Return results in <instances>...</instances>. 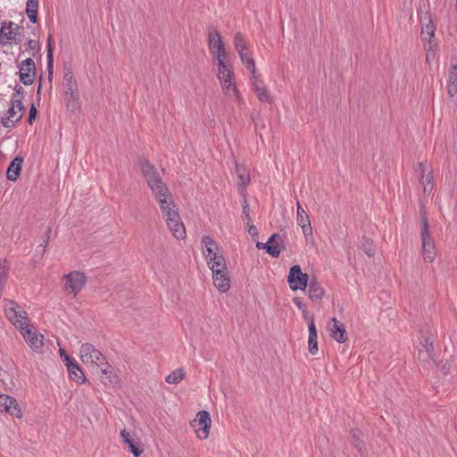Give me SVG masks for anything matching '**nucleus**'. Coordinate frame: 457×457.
<instances>
[{
  "label": "nucleus",
  "instance_id": "nucleus-51",
  "mask_svg": "<svg viewBox=\"0 0 457 457\" xmlns=\"http://www.w3.org/2000/svg\"><path fill=\"white\" fill-rule=\"evenodd\" d=\"M455 8H456V10H457V0H456V4H455Z\"/></svg>",
  "mask_w": 457,
  "mask_h": 457
},
{
  "label": "nucleus",
  "instance_id": "nucleus-2",
  "mask_svg": "<svg viewBox=\"0 0 457 457\" xmlns=\"http://www.w3.org/2000/svg\"><path fill=\"white\" fill-rule=\"evenodd\" d=\"M217 79L220 81L223 94L233 99L237 104H244V99L237 89L233 68L229 67L217 71Z\"/></svg>",
  "mask_w": 457,
  "mask_h": 457
},
{
  "label": "nucleus",
  "instance_id": "nucleus-5",
  "mask_svg": "<svg viewBox=\"0 0 457 457\" xmlns=\"http://www.w3.org/2000/svg\"><path fill=\"white\" fill-rule=\"evenodd\" d=\"M233 43L243 64L250 71L252 75H254V73H256L255 62L252 54L248 50L247 42L241 32L235 34Z\"/></svg>",
  "mask_w": 457,
  "mask_h": 457
},
{
  "label": "nucleus",
  "instance_id": "nucleus-47",
  "mask_svg": "<svg viewBox=\"0 0 457 457\" xmlns=\"http://www.w3.org/2000/svg\"><path fill=\"white\" fill-rule=\"evenodd\" d=\"M268 241L266 243H261V242H258L256 244V247L259 248V249H265L267 251V245H268Z\"/></svg>",
  "mask_w": 457,
  "mask_h": 457
},
{
  "label": "nucleus",
  "instance_id": "nucleus-42",
  "mask_svg": "<svg viewBox=\"0 0 457 457\" xmlns=\"http://www.w3.org/2000/svg\"><path fill=\"white\" fill-rule=\"evenodd\" d=\"M293 302L296 305V307L303 312V316L306 317L308 312L306 310V305L305 303H303L302 299L300 297H295L293 299Z\"/></svg>",
  "mask_w": 457,
  "mask_h": 457
},
{
  "label": "nucleus",
  "instance_id": "nucleus-29",
  "mask_svg": "<svg viewBox=\"0 0 457 457\" xmlns=\"http://www.w3.org/2000/svg\"><path fill=\"white\" fill-rule=\"evenodd\" d=\"M23 163V159L21 157H15L12 162L10 163L7 171L6 177L11 181H16L19 178L21 170V166Z\"/></svg>",
  "mask_w": 457,
  "mask_h": 457
},
{
  "label": "nucleus",
  "instance_id": "nucleus-7",
  "mask_svg": "<svg viewBox=\"0 0 457 457\" xmlns=\"http://www.w3.org/2000/svg\"><path fill=\"white\" fill-rule=\"evenodd\" d=\"M5 302L4 312L6 318L20 330L29 325L26 312L12 301L5 300Z\"/></svg>",
  "mask_w": 457,
  "mask_h": 457
},
{
  "label": "nucleus",
  "instance_id": "nucleus-3",
  "mask_svg": "<svg viewBox=\"0 0 457 457\" xmlns=\"http://www.w3.org/2000/svg\"><path fill=\"white\" fill-rule=\"evenodd\" d=\"M203 254L210 270L227 267L225 258L217 243L209 236L202 237Z\"/></svg>",
  "mask_w": 457,
  "mask_h": 457
},
{
  "label": "nucleus",
  "instance_id": "nucleus-45",
  "mask_svg": "<svg viewBox=\"0 0 457 457\" xmlns=\"http://www.w3.org/2000/svg\"><path fill=\"white\" fill-rule=\"evenodd\" d=\"M246 225L248 226V233L251 236L254 237L258 235V229L254 225L250 224L249 221L246 222Z\"/></svg>",
  "mask_w": 457,
  "mask_h": 457
},
{
  "label": "nucleus",
  "instance_id": "nucleus-40",
  "mask_svg": "<svg viewBox=\"0 0 457 457\" xmlns=\"http://www.w3.org/2000/svg\"><path fill=\"white\" fill-rule=\"evenodd\" d=\"M237 171L238 174V186L240 187H245L251 181L249 173L245 170L241 171L238 168Z\"/></svg>",
  "mask_w": 457,
  "mask_h": 457
},
{
  "label": "nucleus",
  "instance_id": "nucleus-39",
  "mask_svg": "<svg viewBox=\"0 0 457 457\" xmlns=\"http://www.w3.org/2000/svg\"><path fill=\"white\" fill-rule=\"evenodd\" d=\"M362 250L368 256H373L375 254V246L373 242L367 237H363L361 244Z\"/></svg>",
  "mask_w": 457,
  "mask_h": 457
},
{
  "label": "nucleus",
  "instance_id": "nucleus-10",
  "mask_svg": "<svg viewBox=\"0 0 457 457\" xmlns=\"http://www.w3.org/2000/svg\"><path fill=\"white\" fill-rule=\"evenodd\" d=\"M20 27L13 21H4L0 28V45L4 46L12 42L18 44Z\"/></svg>",
  "mask_w": 457,
  "mask_h": 457
},
{
  "label": "nucleus",
  "instance_id": "nucleus-37",
  "mask_svg": "<svg viewBox=\"0 0 457 457\" xmlns=\"http://www.w3.org/2000/svg\"><path fill=\"white\" fill-rule=\"evenodd\" d=\"M52 35H49L47 38V70L50 75H52L53 73L54 65V48L52 45Z\"/></svg>",
  "mask_w": 457,
  "mask_h": 457
},
{
  "label": "nucleus",
  "instance_id": "nucleus-1",
  "mask_svg": "<svg viewBox=\"0 0 457 457\" xmlns=\"http://www.w3.org/2000/svg\"><path fill=\"white\" fill-rule=\"evenodd\" d=\"M139 166L148 187L159 204L162 218L165 220L168 228L177 239L184 238L186 228L169 187L147 160H140Z\"/></svg>",
  "mask_w": 457,
  "mask_h": 457
},
{
  "label": "nucleus",
  "instance_id": "nucleus-19",
  "mask_svg": "<svg viewBox=\"0 0 457 457\" xmlns=\"http://www.w3.org/2000/svg\"><path fill=\"white\" fill-rule=\"evenodd\" d=\"M101 371V379L105 386H115L119 383V378L109 362L103 361L97 365Z\"/></svg>",
  "mask_w": 457,
  "mask_h": 457
},
{
  "label": "nucleus",
  "instance_id": "nucleus-35",
  "mask_svg": "<svg viewBox=\"0 0 457 457\" xmlns=\"http://www.w3.org/2000/svg\"><path fill=\"white\" fill-rule=\"evenodd\" d=\"M353 436V444L354 447L357 449L360 454H364L365 452V445L361 440L362 433L360 429L355 428L352 430Z\"/></svg>",
  "mask_w": 457,
  "mask_h": 457
},
{
  "label": "nucleus",
  "instance_id": "nucleus-30",
  "mask_svg": "<svg viewBox=\"0 0 457 457\" xmlns=\"http://www.w3.org/2000/svg\"><path fill=\"white\" fill-rule=\"evenodd\" d=\"M447 92L451 97L457 95V64H453L448 72Z\"/></svg>",
  "mask_w": 457,
  "mask_h": 457
},
{
  "label": "nucleus",
  "instance_id": "nucleus-12",
  "mask_svg": "<svg viewBox=\"0 0 457 457\" xmlns=\"http://www.w3.org/2000/svg\"><path fill=\"white\" fill-rule=\"evenodd\" d=\"M20 80L25 86L33 84L36 77V65L32 58L22 61L19 70Z\"/></svg>",
  "mask_w": 457,
  "mask_h": 457
},
{
  "label": "nucleus",
  "instance_id": "nucleus-23",
  "mask_svg": "<svg viewBox=\"0 0 457 457\" xmlns=\"http://www.w3.org/2000/svg\"><path fill=\"white\" fill-rule=\"evenodd\" d=\"M306 288H308L307 295L311 301L318 302L323 298L325 290L316 278L311 279Z\"/></svg>",
  "mask_w": 457,
  "mask_h": 457
},
{
  "label": "nucleus",
  "instance_id": "nucleus-4",
  "mask_svg": "<svg viewBox=\"0 0 457 457\" xmlns=\"http://www.w3.org/2000/svg\"><path fill=\"white\" fill-rule=\"evenodd\" d=\"M422 256L426 262H432L436 257L435 245L428 229V220L426 212H421V231Z\"/></svg>",
  "mask_w": 457,
  "mask_h": 457
},
{
  "label": "nucleus",
  "instance_id": "nucleus-22",
  "mask_svg": "<svg viewBox=\"0 0 457 457\" xmlns=\"http://www.w3.org/2000/svg\"><path fill=\"white\" fill-rule=\"evenodd\" d=\"M251 80L258 99L262 103H270L271 97L265 84L262 80H259L255 74L252 76Z\"/></svg>",
  "mask_w": 457,
  "mask_h": 457
},
{
  "label": "nucleus",
  "instance_id": "nucleus-32",
  "mask_svg": "<svg viewBox=\"0 0 457 457\" xmlns=\"http://www.w3.org/2000/svg\"><path fill=\"white\" fill-rule=\"evenodd\" d=\"M212 57L217 62V71L232 67L229 63V55L227 51L212 55Z\"/></svg>",
  "mask_w": 457,
  "mask_h": 457
},
{
  "label": "nucleus",
  "instance_id": "nucleus-48",
  "mask_svg": "<svg viewBox=\"0 0 457 457\" xmlns=\"http://www.w3.org/2000/svg\"><path fill=\"white\" fill-rule=\"evenodd\" d=\"M50 233H51V229L47 228V230H46V239L43 242V245H41L40 246H43L45 248L47 245Z\"/></svg>",
  "mask_w": 457,
  "mask_h": 457
},
{
  "label": "nucleus",
  "instance_id": "nucleus-17",
  "mask_svg": "<svg viewBox=\"0 0 457 457\" xmlns=\"http://www.w3.org/2000/svg\"><path fill=\"white\" fill-rule=\"evenodd\" d=\"M208 48L212 56L226 51L221 35L216 29H211L208 32Z\"/></svg>",
  "mask_w": 457,
  "mask_h": 457
},
{
  "label": "nucleus",
  "instance_id": "nucleus-20",
  "mask_svg": "<svg viewBox=\"0 0 457 457\" xmlns=\"http://www.w3.org/2000/svg\"><path fill=\"white\" fill-rule=\"evenodd\" d=\"M419 171L420 183L423 186V193L428 195L434 189L433 175L428 170L427 165L423 162L419 164Z\"/></svg>",
  "mask_w": 457,
  "mask_h": 457
},
{
  "label": "nucleus",
  "instance_id": "nucleus-41",
  "mask_svg": "<svg viewBox=\"0 0 457 457\" xmlns=\"http://www.w3.org/2000/svg\"><path fill=\"white\" fill-rule=\"evenodd\" d=\"M25 50L30 51L31 55L35 56V54L40 50L39 43L34 39H29L24 45Z\"/></svg>",
  "mask_w": 457,
  "mask_h": 457
},
{
  "label": "nucleus",
  "instance_id": "nucleus-34",
  "mask_svg": "<svg viewBox=\"0 0 457 457\" xmlns=\"http://www.w3.org/2000/svg\"><path fill=\"white\" fill-rule=\"evenodd\" d=\"M186 378V371L184 369H177L170 372L166 378L165 381L168 384L176 385L181 382Z\"/></svg>",
  "mask_w": 457,
  "mask_h": 457
},
{
  "label": "nucleus",
  "instance_id": "nucleus-24",
  "mask_svg": "<svg viewBox=\"0 0 457 457\" xmlns=\"http://www.w3.org/2000/svg\"><path fill=\"white\" fill-rule=\"evenodd\" d=\"M66 366L71 379L79 384H82L86 381V377L82 370L71 359L70 356H66Z\"/></svg>",
  "mask_w": 457,
  "mask_h": 457
},
{
  "label": "nucleus",
  "instance_id": "nucleus-16",
  "mask_svg": "<svg viewBox=\"0 0 457 457\" xmlns=\"http://www.w3.org/2000/svg\"><path fill=\"white\" fill-rule=\"evenodd\" d=\"M199 425L198 428H195L196 436L199 439L207 438L211 427V417L208 411H201L196 415V420L194 421Z\"/></svg>",
  "mask_w": 457,
  "mask_h": 457
},
{
  "label": "nucleus",
  "instance_id": "nucleus-18",
  "mask_svg": "<svg viewBox=\"0 0 457 457\" xmlns=\"http://www.w3.org/2000/svg\"><path fill=\"white\" fill-rule=\"evenodd\" d=\"M296 221L297 224L302 228L303 236L305 238L312 237V228L308 214L303 210L299 202L296 204Z\"/></svg>",
  "mask_w": 457,
  "mask_h": 457
},
{
  "label": "nucleus",
  "instance_id": "nucleus-49",
  "mask_svg": "<svg viewBox=\"0 0 457 457\" xmlns=\"http://www.w3.org/2000/svg\"><path fill=\"white\" fill-rule=\"evenodd\" d=\"M15 91L16 93L14 94L16 96V97L18 96V95L20 94H22L23 93V88L21 87V86H16L15 87Z\"/></svg>",
  "mask_w": 457,
  "mask_h": 457
},
{
  "label": "nucleus",
  "instance_id": "nucleus-11",
  "mask_svg": "<svg viewBox=\"0 0 457 457\" xmlns=\"http://www.w3.org/2000/svg\"><path fill=\"white\" fill-rule=\"evenodd\" d=\"M64 290L75 297L85 285L86 278L83 273L73 271L64 276Z\"/></svg>",
  "mask_w": 457,
  "mask_h": 457
},
{
  "label": "nucleus",
  "instance_id": "nucleus-21",
  "mask_svg": "<svg viewBox=\"0 0 457 457\" xmlns=\"http://www.w3.org/2000/svg\"><path fill=\"white\" fill-rule=\"evenodd\" d=\"M328 328L330 336L338 343H344L346 340L345 326L336 318H331L328 322Z\"/></svg>",
  "mask_w": 457,
  "mask_h": 457
},
{
  "label": "nucleus",
  "instance_id": "nucleus-6",
  "mask_svg": "<svg viewBox=\"0 0 457 457\" xmlns=\"http://www.w3.org/2000/svg\"><path fill=\"white\" fill-rule=\"evenodd\" d=\"M25 107L21 100L16 98L15 95H12L7 112L1 118L3 126L5 128L14 127L15 123L21 119Z\"/></svg>",
  "mask_w": 457,
  "mask_h": 457
},
{
  "label": "nucleus",
  "instance_id": "nucleus-31",
  "mask_svg": "<svg viewBox=\"0 0 457 457\" xmlns=\"http://www.w3.org/2000/svg\"><path fill=\"white\" fill-rule=\"evenodd\" d=\"M64 95L67 108L72 112L79 111V97L78 91L65 92Z\"/></svg>",
  "mask_w": 457,
  "mask_h": 457
},
{
  "label": "nucleus",
  "instance_id": "nucleus-38",
  "mask_svg": "<svg viewBox=\"0 0 457 457\" xmlns=\"http://www.w3.org/2000/svg\"><path fill=\"white\" fill-rule=\"evenodd\" d=\"M436 43L435 42V40H430V42L427 43V46H426V50H427L426 60H427L428 62H431L432 61L436 59Z\"/></svg>",
  "mask_w": 457,
  "mask_h": 457
},
{
  "label": "nucleus",
  "instance_id": "nucleus-8",
  "mask_svg": "<svg viewBox=\"0 0 457 457\" xmlns=\"http://www.w3.org/2000/svg\"><path fill=\"white\" fill-rule=\"evenodd\" d=\"M287 283L293 291L305 290L309 283V276L302 271L299 265H294L290 268L287 275Z\"/></svg>",
  "mask_w": 457,
  "mask_h": 457
},
{
  "label": "nucleus",
  "instance_id": "nucleus-36",
  "mask_svg": "<svg viewBox=\"0 0 457 457\" xmlns=\"http://www.w3.org/2000/svg\"><path fill=\"white\" fill-rule=\"evenodd\" d=\"M63 80L65 84V92H74L78 91V85L76 80L73 78V74L71 71H68L63 76Z\"/></svg>",
  "mask_w": 457,
  "mask_h": 457
},
{
  "label": "nucleus",
  "instance_id": "nucleus-13",
  "mask_svg": "<svg viewBox=\"0 0 457 457\" xmlns=\"http://www.w3.org/2000/svg\"><path fill=\"white\" fill-rule=\"evenodd\" d=\"M21 335L28 345L35 351H38L43 346L44 336L40 334L33 326L27 325L21 329Z\"/></svg>",
  "mask_w": 457,
  "mask_h": 457
},
{
  "label": "nucleus",
  "instance_id": "nucleus-44",
  "mask_svg": "<svg viewBox=\"0 0 457 457\" xmlns=\"http://www.w3.org/2000/svg\"><path fill=\"white\" fill-rule=\"evenodd\" d=\"M36 115H37V109L36 107L32 104L30 109H29V124H32L33 120H35L36 118Z\"/></svg>",
  "mask_w": 457,
  "mask_h": 457
},
{
  "label": "nucleus",
  "instance_id": "nucleus-25",
  "mask_svg": "<svg viewBox=\"0 0 457 457\" xmlns=\"http://www.w3.org/2000/svg\"><path fill=\"white\" fill-rule=\"evenodd\" d=\"M267 253L272 257H278L285 249L284 243L278 234H273L268 240Z\"/></svg>",
  "mask_w": 457,
  "mask_h": 457
},
{
  "label": "nucleus",
  "instance_id": "nucleus-50",
  "mask_svg": "<svg viewBox=\"0 0 457 457\" xmlns=\"http://www.w3.org/2000/svg\"><path fill=\"white\" fill-rule=\"evenodd\" d=\"M59 353H60L61 357H62V358H63V361H66V356H69V355L66 353V352H65L62 348H61V349L59 350Z\"/></svg>",
  "mask_w": 457,
  "mask_h": 457
},
{
  "label": "nucleus",
  "instance_id": "nucleus-9",
  "mask_svg": "<svg viewBox=\"0 0 457 457\" xmlns=\"http://www.w3.org/2000/svg\"><path fill=\"white\" fill-rule=\"evenodd\" d=\"M105 356L92 344L86 343L80 347V360L86 365H98L105 361Z\"/></svg>",
  "mask_w": 457,
  "mask_h": 457
},
{
  "label": "nucleus",
  "instance_id": "nucleus-27",
  "mask_svg": "<svg viewBox=\"0 0 457 457\" xmlns=\"http://www.w3.org/2000/svg\"><path fill=\"white\" fill-rule=\"evenodd\" d=\"M308 348L311 354L315 355L318 351V335H317V329L314 323V320L312 318L308 321Z\"/></svg>",
  "mask_w": 457,
  "mask_h": 457
},
{
  "label": "nucleus",
  "instance_id": "nucleus-28",
  "mask_svg": "<svg viewBox=\"0 0 457 457\" xmlns=\"http://www.w3.org/2000/svg\"><path fill=\"white\" fill-rule=\"evenodd\" d=\"M120 436L122 442L128 446L134 457H139L142 454L143 449L140 447V444L135 441L129 432L123 429L120 432Z\"/></svg>",
  "mask_w": 457,
  "mask_h": 457
},
{
  "label": "nucleus",
  "instance_id": "nucleus-43",
  "mask_svg": "<svg viewBox=\"0 0 457 457\" xmlns=\"http://www.w3.org/2000/svg\"><path fill=\"white\" fill-rule=\"evenodd\" d=\"M242 218L244 220L250 221V208L247 201L245 199L243 202V213Z\"/></svg>",
  "mask_w": 457,
  "mask_h": 457
},
{
  "label": "nucleus",
  "instance_id": "nucleus-14",
  "mask_svg": "<svg viewBox=\"0 0 457 457\" xmlns=\"http://www.w3.org/2000/svg\"><path fill=\"white\" fill-rule=\"evenodd\" d=\"M4 412L19 419L22 416V411L14 398L7 395H0V413Z\"/></svg>",
  "mask_w": 457,
  "mask_h": 457
},
{
  "label": "nucleus",
  "instance_id": "nucleus-33",
  "mask_svg": "<svg viewBox=\"0 0 457 457\" xmlns=\"http://www.w3.org/2000/svg\"><path fill=\"white\" fill-rule=\"evenodd\" d=\"M38 0H27L26 12L32 23L37 20Z\"/></svg>",
  "mask_w": 457,
  "mask_h": 457
},
{
  "label": "nucleus",
  "instance_id": "nucleus-26",
  "mask_svg": "<svg viewBox=\"0 0 457 457\" xmlns=\"http://www.w3.org/2000/svg\"><path fill=\"white\" fill-rule=\"evenodd\" d=\"M421 37L423 40L430 42L434 40L436 24L433 22L430 15H425L421 21Z\"/></svg>",
  "mask_w": 457,
  "mask_h": 457
},
{
  "label": "nucleus",
  "instance_id": "nucleus-46",
  "mask_svg": "<svg viewBox=\"0 0 457 457\" xmlns=\"http://www.w3.org/2000/svg\"><path fill=\"white\" fill-rule=\"evenodd\" d=\"M423 347L426 349V351H427L428 353H429L430 351H432V349H433L432 343L429 341V339H428V338H427V339H425V340H424Z\"/></svg>",
  "mask_w": 457,
  "mask_h": 457
},
{
  "label": "nucleus",
  "instance_id": "nucleus-15",
  "mask_svg": "<svg viewBox=\"0 0 457 457\" xmlns=\"http://www.w3.org/2000/svg\"><path fill=\"white\" fill-rule=\"evenodd\" d=\"M212 272V280L216 288L222 293L227 292L230 287V278L227 267L211 270Z\"/></svg>",
  "mask_w": 457,
  "mask_h": 457
}]
</instances>
